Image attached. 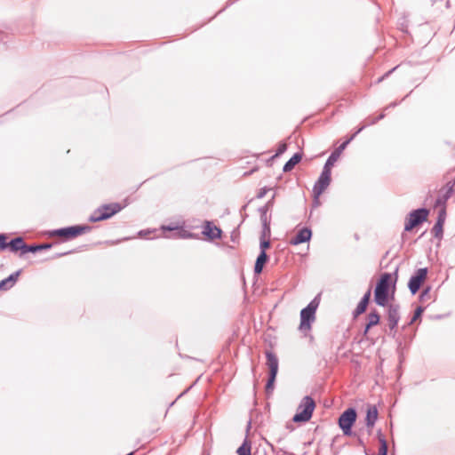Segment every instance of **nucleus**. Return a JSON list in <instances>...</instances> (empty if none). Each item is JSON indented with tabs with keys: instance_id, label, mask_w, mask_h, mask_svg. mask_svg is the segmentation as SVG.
Listing matches in <instances>:
<instances>
[{
	"instance_id": "nucleus-8",
	"label": "nucleus",
	"mask_w": 455,
	"mask_h": 455,
	"mask_svg": "<svg viewBox=\"0 0 455 455\" xmlns=\"http://www.w3.org/2000/svg\"><path fill=\"white\" fill-rule=\"evenodd\" d=\"M428 210L426 208H419L410 212L408 219L406 220L404 230L411 231L416 226L424 222L428 216Z\"/></svg>"
},
{
	"instance_id": "nucleus-25",
	"label": "nucleus",
	"mask_w": 455,
	"mask_h": 455,
	"mask_svg": "<svg viewBox=\"0 0 455 455\" xmlns=\"http://www.w3.org/2000/svg\"><path fill=\"white\" fill-rule=\"evenodd\" d=\"M431 233L436 238L442 239L443 233V225L435 222V226L433 227Z\"/></svg>"
},
{
	"instance_id": "nucleus-22",
	"label": "nucleus",
	"mask_w": 455,
	"mask_h": 455,
	"mask_svg": "<svg viewBox=\"0 0 455 455\" xmlns=\"http://www.w3.org/2000/svg\"><path fill=\"white\" fill-rule=\"evenodd\" d=\"M100 209L102 211V213H110L115 211V214H116V213L119 212L123 209V207L121 204L115 203V204L101 205Z\"/></svg>"
},
{
	"instance_id": "nucleus-33",
	"label": "nucleus",
	"mask_w": 455,
	"mask_h": 455,
	"mask_svg": "<svg viewBox=\"0 0 455 455\" xmlns=\"http://www.w3.org/2000/svg\"><path fill=\"white\" fill-rule=\"evenodd\" d=\"M6 236L4 234H0V250H5L8 247L7 243L5 242Z\"/></svg>"
},
{
	"instance_id": "nucleus-39",
	"label": "nucleus",
	"mask_w": 455,
	"mask_h": 455,
	"mask_svg": "<svg viewBox=\"0 0 455 455\" xmlns=\"http://www.w3.org/2000/svg\"><path fill=\"white\" fill-rule=\"evenodd\" d=\"M37 247H41V251H42V250L50 249L52 247V244H50V243L37 244Z\"/></svg>"
},
{
	"instance_id": "nucleus-3",
	"label": "nucleus",
	"mask_w": 455,
	"mask_h": 455,
	"mask_svg": "<svg viewBox=\"0 0 455 455\" xmlns=\"http://www.w3.org/2000/svg\"><path fill=\"white\" fill-rule=\"evenodd\" d=\"M315 407V403L310 396H305L299 403L297 413L293 416L294 422H307L313 414Z\"/></svg>"
},
{
	"instance_id": "nucleus-20",
	"label": "nucleus",
	"mask_w": 455,
	"mask_h": 455,
	"mask_svg": "<svg viewBox=\"0 0 455 455\" xmlns=\"http://www.w3.org/2000/svg\"><path fill=\"white\" fill-rule=\"evenodd\" d=\"M302 155L300 153L294 154L284 164L283 171L288 172L291 171L294 166L300 162Z\"/></svg>"
},
{
	"instance_id": "nucleus-23",
	"label": "nucleus",
	"mask_w": 455,
	"mask_h": 455,
	"mask_svg": "<svg viewBox=\"0 0 455 455\" xmlns=\"http://www.w3.org/2000/svg\"><path fill=\"white\" fill-rule=\"evenodd\" d=\"M251 442L245 438L242 445L237 449V455H251Z\"/></svg>"
},
{
	"instance_id": "nucleus-1",
	"label": "nucleus",
	"mask_w": 455,
	"mask_h": 455,
	"mask_svg": "<svg viewBox=\"0 0 455 455\" xmlns=\"http://www.w3.org/2000/svg\"><path fill=\"white\" fill-rule=\"evenodd\" d=\"M391 281V275L384 273L380 275L374 291V300L381 307H385L388 299V289Z\"/></svg>"
},
{
	"instance_id": "nucleus-41",
	"label": "nucleus",
	"mask_w": 455,
	"mask_h": 455,
	"mask_svg": "<svg viewBox=\"0 0 455 455\" xmlns=\"http://www.w3.org/2000/svg\"><path fill=\"white\" fill-rule=\"evenodd\" d=\"M397 67L394 68L393 69L389 70L387 73H386V75L384 76H382L381 78L379 79V82L382 81L384 79V77L386 76H388V75L390 73H392Z\"/></svg>"
},
{
	"instance_id": "nucleus-37",
	"label": "nucleus",
	"mask_w": 455,
	"mask_h": 455,
	"mask_svg": "<svg viewBox=\"0 0 455 455\" xmlns=\"http://www.w3.org/2000/svg\"><path fill=\"white\" fill-rule=\"evenodd\" d=\"M267 191H268V188H261L259 190V192L258 193L257 197L258 198H263L266 196Z\"/></svg>"
},
{
	"instance_id": "nucleus-13",
	"label": "nucleus",
	"mask_w": 455,
	"mask_h": 455,
	"mask_svg": "<svg viewBox=\"0 0 455 455\" xmlns=\"http://www.w3.org/2000/svg\"><path fill=\"white\" fill-rule=\"evenodd\" d=\"M311 236V229L308 228H303L291 239L290 243L292 245H298L309 241Z\"/></svg>"
},
{
	"instance_id": "nucleus-27",
	"label": "nucleus",
	"mask_w": 455,
	"mask_h": 455,
	"mask_svg": "<svg viewBox=\"0 0 455 455\" xmlns=\"http://www.w3.org/2000/svg\"><path fill=\"white\" fill-rule=\"evenodd\" d=\"M39 251H41V247H37V244L28 245L25 243L22 253L36 252Z\"/></svg>"
},
{
	"instance_id": "nucleus-34",
	"label": "nucleus",
	"mask_w": 455,
	"mask_h": 455,
	"mask_svg": "<svg viewBox=\"0 0 455 455\" xmlns=\"http://www.w3.org/2000/svg\"><path fill=\"white\" fill-rule=\"evenodd\" d=\"M423 312V308L421 307H417V309L414 312L413 317L411 321V323H412L414 321H416L419 317H420L421 314Z\"/></svg>"
},
{
	"instance_id": "nucleus-10",
	"label": "nucleus",
	"mask_w": 455,
	"mask_h": 455,
	"mask_svg": "<svg viewBox=\"0 0 455 455\" xmlns=\"http://www.w3.org/2000/svg\"><path fill=\"white\" fill-rule=\"evenodd\" d=\"M427 268H419L415 274L410 278L408 283V287L411 292V294H416L419 290L422 283L427 278Z\"/></svg>"
},
{
	"instance_id": "nucleus-16",
	"label": "nucleus",
	"mask_w": 455,
	"mask_h": 455,
	"mask_svg": "<svg viewBox=\"0 0 455 455\" xmlns=\"http://www.w3.org/2000/svg\"><path fill=\"white\" fill-rule=\"evenodd\" d=\"M378 419V410L376 406H369L366 412V426L372 428Z\"/></svg>"
},
{
	"instance_id": "nucleus-24",
	"label": "nucleus",
	"mask_w": 455,
	"mask_h": 455,
	"mask_svg": "<svg viewBox=\"0 0 455 455\" xmlns=\"http://www.w3.org/2000/svg\"><path fill=\"white\" fill-rule=\"evenodd\" d=\"M379 323V315L377 311H371L368 315V328L377 325Z\"/></svg>"
},
{
	"instance_id": "nucleus-2",
	"label": "nucleus",
	"mask_w": 455,
	"mask_h": 455,
	"mask_svg": "<svg viewBox=\"0 0 455 455\" xmlns=\"http://www.w3.org/2000/svg\"><path fill=\"white\" fill-rule=\"evenodd\" d=\"M384 117V115L381 114L378 117H375L371 119L370 122H368L366 124L360 127L348 140L344 141L342 144L339 146V148L331 154V156L328 157L324 167H328L331 170V167L334 165L338 158L339 157L340 153L347 148V146L350 143L352 140L359 133L361 132L366 126L376 124L379 120L382 119Z\"/></svg>"
},
{
	"instance_id": "nucleus-12",
	"label": "nucleus",
	"mask_w": 455,
	"mask_h": 455,
	"mask_svg": "<svg viewBox=\"0 0 455 455\" xmlns=\"http://www.w3.org/2000/svg\"><path fill=\"white\" fill-rule=\"evenodd\" d=\"M453 193V186L447 184L445 188L440 190V194L435 200V207H445L446 202L451 196Z\"/></svg>"
},
{
	"instance_id": "nucleus-14",
	"label": "nucleus",
	"mask_w": 455,
	"mask_h": 455,
	"mask_svg": "<svg viewBox=\"0 0 455 455\" xmlns=\"http://www.w3.org/2000/svg\"><path fill=\"white\" fill-rule=\"evenodd\" d=\"M221 229L216 226H212L210 221H206L204 227L203 234L210 239H217L221 236Z\"/></svg>"
},
{
	"instance_id": "nucleus-43",
	"label": "nucleus",
	"mask_w": 455,
	"mask_h": 455,
	"mask_svg": "<svg viewBox=\"0 0 455 455\" xmlns=\"http://www.w3.org/2000/svg\"><path fill=\"white\" fill-rule=\"evenodd\" d=\"M370 329H371V328H368V324H366L365 329H364V331H363V332H364V334H366V333L369 331V330H370Z\"/></svg>"
},
{
	"instance_id": "nucleus-15",
	"label": "nucleus",
	"mask_w": 455,
	"mask_h": 455,
	"mask_svg": "<svg viewBox=\"0 0 455 455\" xmlns=\"http://www.w3.org/2000/svg\"><path fill=\"white\" fill-rule=\"evenodd\" d=\"M371 298V291L368 290L366 293L363 296L360 302L358 303L356 308L354 311V316L356 317L359 315L365 312L367 306L369 304V300Z\"/></svg>"
},
{
	"instance_id": "nucleus-42",
	"label": "nucleus",
	"mask_w": 455,
	"mask_h": 455,
	"mask_svg": "<svg viewBox=\"0 0 455 455\" xmlns=\"http://www.w3.org/2000/svg\"><path fill=\"white\" fill-rule=\"evenodd\" d=\"M67 254H68V252H62V253L57 254L55 257H61V256H65Z\"/></svg>"
},
{
	"instance_id": "nucleus-32",
	"label": "nucleus",
	"mask_w": 455,
	"mask_h": 455,
	"mask_svg": "<svg viewBox=\"0 0 455 455\" xmlns=\"http://www.w3.org/2000/svg\"><path fill=\"white\" fill-rule=\"evenodd\" d=\"M260 220H261L262 226L270 225V220L267 215V212H260Z\"/></svg>"
},
{
	"instance_id": "nucleus-28",
	"label": "nucleus",
	"mask_w": 455,
	"mask_h": 455,
	"mask_svg": "<svg viewBox=\"0 0 455 455\" xmlns=\"http://www.w3.org/2000/svg\"><path fill=\"white\" fill-rule=\"evenodd\" d=\"M445 219H446V208L443 207L439 211L436 222L443 225L445 222Z\"/></svg>"
},
{
	"instance_id": "nucleus-18",
	"label": "nucleus",
	"mask_w": 455,
	"mask_h": 455,
	"mask_svg": "<svg viewBox=\"0 0 455 455\" xmlns=\"http://www.w3.org/2000/svg\"><path fill=\"white\" fill-rule=\"evenodd\" d=\"M115 215V211L110 213H102L100 207L93 212V213L89 217V220L91 222H98L101 220H108Z\"/></svg>"
},
{
	"instance_id": "nucleus-38",
	"label": "nucleus",
	"mask_w": 455,
	"mask_h": 455,
	"mask_svg": "<svg viewBox=\"0 0 455 455\" xmlns=\"http://www.w3.org/2000/svg\"><path fill=\"white\" fill-rule=\"evenodd\" d=\"M429 291H430V288L427 287V289H425L421 294H420V299L423 300L425 299V297L428 296L429 294Z\"/></svg>"
},
{
	"instance_id": "nucleus-6",
	"label": "nucleus",
	"mask_w": 455,
	"mask_h": 455,
	"mask_svg": "<svg viewBox=\"0 0 455 455\" xmlns=\"http://www.w3.org/2000/svg\"><path fill=\"white\" fill-rule=\"evenodd\" d=\"M266 357L267 365L269 369V377L266 385V391L269 393L274 389V383L278 372V359L276 355L271 351L266 352Z\"/></svg>"
},
{
	"instance_id": "nucleus-7",
	"label": "nucleus",
	"mask_w": 455,
	"mask_h": 455,
	"mask_svg": "<svg viewBox=\"0 0 455 455\" xmlns=\"http://www.w3.org/2000/svg\"><path fill=\"white\" fill-rule=\"evenodd\" d=\"M356 420V411L354 408L347 409L339 418V426L345 435H350L352 426Z\"/></svg>"
},
{
	"instance_id": "nucleus-11",
	"label": "nucleus",
	"mask_w": 455,
	"mask_h": 455,
	"mask_svg": "<svg viewBox=\"0 0 455 455\" xmlns=\"http://www.w3.org/2000/svg\"><path fill=\"white\" fill-rule=\"evenodd\" d=\"M387 320L389 329L392 331L396 326L400 320L399 306L396 304H390L387 310Z\"/></svg>"
},
{
	"instance_id": "nucleus-26",
	"label": "nucleus",
	"mask_w": 455,
	"mask_h": 455,
	"mask_svg": "<svg viewBox=\"0 0 455 455\" xmlns=\"http://www.w3.org/2000/svg\"><path fill=\"white\" fill-rule=\"evenodd\" d=\"M379 449L378 455H387V443L384 437H379Z\"/></svg>"
},
{
	"instance_id": "nucleus-4",
	"label": "nucleus",
	"mask_w": 455,
	"mask_h": 455,
	"mask_svg": "<svg viewBox=\"0 0 455 455\" xmlns=\"http://www.w3.org/2000/svg\"><path fill=\"white\" fill-rule=\"evenodd\" d=\"M331 169L323 166V171L313 188L315 206H317L319 204V196L329 187L331 183Z\"/></svg>"
},
{
	"instance_id": "nucleus-19",
	"label": "nucleus",
	"mask_w": 455,
	"mask_h": 455,
	"mask_svg": "<svg viewBox=\"0 0 455 455\" xmlns=\"http://www.w3.org/2000/svg\"><path fill=\"white\" fill-rule=\"evenodd\" d=\"M267 259L268 256L267 255L266 251H260V253L257 257L254 266V272L256 274H260L262 272L264 265L267 263Z\"/></svg>"
},
{
	"instance_id": "nucleus-40",
	"label": "nucleus",
	"mask_w": 455,
	"mask_h": 455,
	"mask_svg": "<svg viewBox=\"0 0 455 455\" xmlns=\"http://www.w3.org/2000/svg\"><path fill=\"white\" fill-rule=\"evenodd\" d=\"M149 233H151L150 230H141L139 234L140 236H146Z\"/></svg>"
},
{
	"instance_id": "nucleus-29",
	"label": "nucleus",
	"mask_w": 455,
	"mask_h": 455,
	"mask_svg": "<svg viewBox=\"0 0 455 455\" xmlns=\"http://www.w3.org/2000/svg\"><path fill=\"white\" fill-rule=\"evenodd\" d=\"M270 247V241L267 238L260 237L259 248L260 251H266Z\"/></svg>"
},
{
	"instance_id": "nucleus-35",
	"label": "nucleus",
	"mask_w": 455,
	"mask_h": 455,
	"mask_svg": "<svg viewBox=\"0 0 455 455\" xmlns=\"http://www.w3.org/2000/svg\"><path fill=\"white\" fill-rule=\"evenodd\" d=\"M273 200H274V197H273L270 201H268V202L266 204V205H265V206L261 207V208L259 209V212H267V211L269 210V208H270V207L272 206V204H273Z\"/></svg>"
},
{
	"instance_id": "nucleus-5",
	"label": "nucleus",
	"mask_w": 455,
	"mask_h": 455,
	"mask_svg": "<svg viewBox=\"0 0 455 455\" xmlns=\"http://www.w3.org/2000/svg\"><path fill=\"white\" fill-rule=\"evenodd\" d=\"M316 299H313L305 308L300 312V331H309L311 329V323L315 321V311L318 307Z\"/></svg>"
},
{
	"instance_id": "nucleus-17",
	"label": "nucleus",
	"mask_w": 455,
	"mask_h": 455,
	"mask_svg": "<svg viewBox=\"0 0 455 455\" xmlns=\"http://www.w3.org/2000/svg\"><path fill=\"white\" fill-rule=\"evenodd\" d=\"M20 272L21 270H18L15 273L10 275L7 278L2 280L0 282V290H8L12 288L16 283Z\"/></svg>"
},
{
	"instance_id": "nucleus-31",
	"label": "nucleus",
	"mask_w": 455,
	"mask_h": 455,
	"mask_svg": "<svg viewBox=\"0 0 455 455\" xmlns=\"http://www.w3.org/2000/svg\"><path fill=\"white\" fill-rule=\"evenodd\" d=\"M262 232L260 237L267 238L270 236V225L262 226Z\"/></svg>"
},
{
	"instance_id": "nucleus-9",
	"label": "nucleus",
	"mask_w": 455,
	"mask_h": 455,
	"mask_svg": "<svg viewBox=\"0 0 455 455\" xmlns=\"http://www.w3.org/2000/svg\"><path fill=\"white\" fill-rule=\"evenodd\" d=\"M90 230V226H71L68 228L55 229L52 232V235L65 237L68 239L76 237L77 235H80Z\"/></svg>"
},
{
	"instance_id": "nucleus-36",
	"label": "nucleus",
	"mask_w": 455,
	"mask_h": 455,
	"mask_svg": "<svg viewBox=\"0 0 455 455\" xmlns=\"http://www.w3.org/2000/svg\"><path fill=\"white\" fill-rule=\"evenodd\" d=\"M177 228H178L177 226H171V225H167V226L164 225V226L161 227V229L163 231H172V230H175Z\"/></svg>"
},
{
	"instance_id": "nucleus-21",
	"label": "nucleus",
	"mask_w": 455,
	"mask_h": 455,
	"mask_svg": "<svg viewBox=\"0 0 455 455\" xmlns=\"http://www.w3.org/2000/svg\"><path fill=\"white\" fill-rule=\"evenodd\" d=\"M7 244H8V247H10L12 251H17L20 250L22 252L25 243L23 241V238L19 236V237L12 239Z\"/></svg>"
},
{
	"instance_id": "nucleus-30",
	"label": "nucleus",
	"mask_w": 455,
	"mask_h": 455,
	"mask_svg": "<svg viewBox=\"0 0 455 455\" xmlns=\"http://www.w3.org/2000/svg\"><path fill=\"white\" fill-rule=\"evenodd\" d=\"M286 150H287L286 143L281 142L278 145V148H277V150H276V153H275V156H279L283 155Z\"/></svg>"
}]
</instances>
